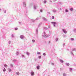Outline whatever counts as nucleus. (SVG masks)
Segmentation results:
<instances>
[{"instance_id":"nucleus-1","label":"nucleus","mask_w":76,"mask_h":76,"mask_svg":"<svg viewBox=\"0 0 76 76\" xmlns=\"http://www.w3.org/2000/svg\"><path fill=\"white\" fill-rule=\"evenodd\" d=\"M42 35L43 37H45V38H47L50 36V34L48 35L47 36V35H46V33H45V32L43 31Z\"/></svg>"},{"instance_id":"nucleus-2","label":"nucleus","mask_w":76,"mask_h":76,"mask_svg":"<svg viewBox=\"0 0 76 76\" xmlns=\"http://www.w3.org/2000/svg\"><path fill=\"white\" fill-rule=\"evenodd\" d=\"M51 23L53 24V26L55 27L56 26V22H51Z\"/></svg>"},{"instance_id":"nucleus-3","label":"nucleus","mask_w":76,"mask_h":76,"mask_svg":"<svg viewBox=\"0 0 76 76\" xmlns=\"http://www.w3.org/2000/svg\"><path fill=\"white\" fill-rule=\"evenodd\" d=\"M62 31L65 34H67V31H66L65 29H62Z\"/></svg>"},{"instance_id":"nucleus-4","label":"nucleus","mask_w":76,"mask_h":76,"mask_svg":"<svg viewBox=\"0 0 76 76\" xmlns=\"http://www.w3.org/2000/svg\"><path fill=\"white\" fill-rule=\"evenodd\" d=\"M34 74L35 73H34V72L33 71H31V76H34Z\"/></svg>"},{"instance_id":"nucleus-5","label":"nucleus","mask_w":76,"mask_h":76,"mask_svg":"<svg viewBox=\"0 0 76 76\" xmlns=\"http://www.w3.org/2000/svg\"><path fill=\"white\" fill-rule=\"evenodd\" d=\"M34 10H36V9H37V5H34Z\"/></svg>"},{"instance_id":"nucleus-6","label":"nucleus","mask_w":76,"mask_h":76,"mask_svg":"<svg viewBox=\"0 0 76 76\" xmlns=\"http://www.w3.org/2000/svg\"><path fill=\"white\" fill-rule=\"evenodd\" d=\"M42 19L44 20H45V21H47V19L44 17H42Z\"/></svg>"},{"instance_id":"nucleus-7","label":"nucleus","mask_w":76,"mask_h":76,"mask_svg":"<svg viewBox=\"0 0 76 76\" xmlns=\"http://www.w3.org/2000/svg\"><path fill=\"white\" fill-rule=\"evenodd\" d=\"M59 61H60V62H61V63H63L64 62V61L62 59H60Z\"/></svg>"},{"instance_id":"nucleus-8","label":"nucleus","mask_w":76,"mask_h":76,"mask_svg":"<svg viewBox=\"0 0 76 76\" xmlns=\"http://www.w3.org/2000/svg\"><path fill=\"white\" fill-rule=\"evenodd\" d=\"M23 6L24 7H26V2H23Z\"/></svg>"},{"instance_id":"nucleus-9","label":"nucleus","mask_w":76,"mask_h":76,"mask_svg":"<svg viewBox=\"0 0 76 76\" xmlns=\"http://www.w3.org/2000/svg\"><path fill=\"white\" fill-rule=\"evenodd\" d=\"M27 9H26V11L25 12V14L26 16L27 15Z\"/></svg>"},{"instance_id":"nucleus-10","label":"nucleus","mask_w":76,"mask_h":76,"mask_svg":"<svg viewBox=\"0 0 76 76\" xmlns=\"http://www.w3.org/2000/svg\"><path fill=\"white\" fill-rule=\"evenodd\" d=\"M20 37L21 39H23L24 38V36L23 35H20Z\"/></svg>"},{"instance_id":"nucleus-11","label":"nucleus","mask_w":76,"mask_h":76,"mask_svg":"<svg viewBox=\"0 0 76 76\" xmlns=\"http://www.w3.org/2000/svg\"><path fill=\"white\" fill-rule=\"evenodd\" d=\"M21 57H22V58H23V59H25V56L24 55H22Z\"/></svg>"},{"instance_id":"nucleus-12","label":"nucleus","mask_w":76,"mask_h":76,"mask_svg":"<svg viewBox=\"0 0 76 76\" xmlns=\"http://www.w3.org/2000/svg\"><path fill=\"white\" fill-rule=\"evenodd\" d=\"M40 67V66H39V65H38L37 66V69L38 70H39V67Z\"/></svg>"},{"instance_id":"nucleus-13","label":"nucleus","mask_w":76,"mask_h":76,"mask_svg":"<svg viewBox=\"0 0 76 76\" xmlns=\"http://www.w3.org/2000/svg\"><path fill=\"white\" fill-rule=\"evenodd\" d=\"M65 64L66 65V66H70V64L68 63H66Z\"/></svg>"},{"instance_id":"nucleus-14","label":"nucleus","mask_w":76,"mask_h":76,"mask_svg":"<svg viewBox=\"0 0 76 76\" xmlns=\"http://www.w3.org/2000/svg\"><path fill=\"white\" fill-rule=\"evenodd\" d=\"M52 11L54 13H56V10L55 9H54Z\"/></svg>"},{"instance_id":"nucleus-15","label":"nucleus","mask_w":76,"mask_h":76,"mask_svg":"<svg viewBox=\"0 0 76 76\" xmlns=\"http://www.w3.org/2000/svg\"><path fill=\"white\" fill-rule=\"evenodd\" d=\"M38 28H37L36 29V34H38Z\"/></svg>"},{"instance_id":"nucleus-16","label":"nucleus","mask_w":76,"mask_h":76,"mask_svg":"<svg viewBox=\"0 0 76 76\" xmlns=\"http://www.w3.org/2000/svg\"><path fill=\"white\" fill-rule=\"evenodd\" d=\"M11 36L13 38H14V37H15V35L13 34H12V35H11Z\"/></svg>"},{"instance_id":"nucleus-17","label":"nucleus","mask_w":76,"mask_h":76,"mask_svg":"<svg viewBox=\"0 0 76 76\" xmlns=\"http://www.w3.org/2000/svg\"><path fill=\"white\" fill-rule=\"evenodd\" d=\"M58 40V38H56L55 39L56 42H57Z\"/></svg>"},{"instance_id":"nucleus-18","label":"nucleus","mask_w":76,"mask_h":76,"mask_svg":"<svg viewBox=\"0 0 76 76\" xmlns=\"http://www.w3.org/2000/svg\"><path fill=\"white\" fill-rule=\"evenodd\" d=\"M70 53L72 55V56H74V54H73V51H71Z\"/></svg>"},{"instance_id":"nucleus-19","label":"nucleus","mask_w":76,"mask_h":76,"mask_svg":"<svg viewBox=\"0 0 76 76\" xmlns=\"http://www.w3.org/2000/svg\"><path fill=\"white\" fill-rule=\"evenodd\" d=\"M8 70L10 72H12V69L10 68H9Z\"/></svg>"},{"instance_id":"nucleus-20","label":"nucleus","mask_w":76,"mask_h":76,"mask_svg":"<svg viewBox=\"0 0 76 76\" xmlns=\"http://www.w3.org/2000/svg\"><path fill=\"white\" fill-rule=\"evenodd\" d=\"M19 52H17L16 53V55H17V56H18V55H19Z\"/></svg>"},{"instance_id":"nucleus-21","label":"nucleus","mask_w":76,"mask_h":76,"mask_svg":"<svg viewBox=\"0 0 76 76\" xmlns=\"http://www.w3.org/2000/svg\"><path fill=\"white\" fill-rule=\"evenodd\" d=\"M47 3V1L46 0H45L43 1V3L45 4Z\"/></svg>"},{"instance_id":"nucleus-22","label":"nucleus","mask_w":76,"mask_h":76,"mask_svg":"<svg viewBox=\"0 0 76 76\" xmlns=\"http://www.w3.org/2000/svg\"><path fill=\"white\" fill-rule=\"evenodd\" d=\"M26 54H27V55L28 56L29 55V53L28 52H26Z\"/></svg>"},{"instance_id":"nucleus-23","label":"nucleus","mask_w":76,"mask_h":76,"mask_svg":"<svg viewBox=\"0 0 76 76\" xmlns=\"http://www.w3.org/2000/svg\"><path fill=\"white\" fill-rule=\"evenodd\" d=\"M71 41H74V40H75V39L73 38H71Z\"/></svg>"},{"instance_id":"nucleus-24","label":"nucleus","mask_w":76,"mask_h":76,"mask_svg":"<svg viewBox=\"0 0 76 76\" xmlns=\"http://www.w3.org/2000/svg\"><path fill=\"white\" fill-rule=\"evenodd\" d=\"M69 70L70 71V72H71V71H72V70L73 69L72 68H69Z\"/></svg>"},{"instance_id":"nucleus-25","label":"nucleus","mask_w":76,"mask_h":76,"mask_svg":"<svg viewBox=\"0 0 76 76\" xmlns=\"http://www.w3.org/2000/svg\"><path fill=\"white\" fill-rule=\"evenodd\" d=\"M69 12V11H68V10H67V9L65 10V12L66 13H67V12Z\"/></svg>"},{"instance_id":"nucleus-26","label":"nucleus","mask_w":76,"mask_h":76,"mask_svg":"<svg viewBox=\"0 0 76 76\" xmlns=\"http://www.w3.org/2000/svg\"><path fill=\"white\" fill-rule=\"evenodd\" d=\"M73 31L74 32H76V29H74L73 30Z\"/></svg>"},{"instance_id":"nucleus-27","label":"nucleus","mask_w":76,"mask_h":76,"mask_svg":"<svg viewBox=\"0 0 76 76\" xmlns=\"http://www.w3.org/2000/svg\"><path fill=\"white\" fill-rule=\"evenodd\" d=\"M16 61H17V60H16V59H14L13 60V62H16Z\"/></svg>"},{"instance_id":"nucleus-28","label":"nucleus","mask_w":76,"mask_h":76,"mask_svg":"<svg viewBox=\"0 0 76 76\" xmlns=\"http://www.w3.org/2000/svg\"><path fill=\"white\" fill-rule=\"evenodd\" d=\"M72 51H76V48L73 49Z\"/></svg>"},{"instance_id":"nucleus-29","label":"nucleus","mask_w":76,"mask_h":76,"mask_svg":"<svg viewBox=\"0 0 76 76\" xmlns=\"http://www.w3.org/2000/svg\"><path fill=\"white\" fill-rule=\"evenodd\" d=\"M19 74H20V73L19 72H16V75H19Z\"/></svg>"},{"instance_id":"nucleus-30","label":"nucleus","mask_w":76,"mask_h":76,"mask_svg":"<svg viewBox=\"0 0 76 76\" xmlns=\"http://www.w3.org/2000/svg\"><path fill=\"white\" fill-rule=\"evenodd\" d=\"M37 54H38V55L41 54V53L39 52H37Z\"/></svg>"},{"instance_id":"nucleus-31","label":"nucleus","mask_w":76,"mask_h":76,"mask_svg":"<svg viewBox=\"0 0 76 76\" xmlns=\"http://www.w3.org/2000/svg\"><path fill=\"white\" fill-rule=\"evenodd\" d=\"M3 72H6V69L5 68H4L3 70Z\"/></svg>"},{"instance_id":"nucleus-32","label":"nucleus","mask_w":76,"mask_h":76,"mask_svg":"<svg viewBox=\"0 0 76 76\" xmlns=\"http://www.w3.org/2000/svg\"><path fill=\"white\" fill-rule=\"evenodd\" d=\"M70 11H72L73 10V8H71L70 9Z\"/></svg>"},{"instance_id":"nucleus-33","label":"nucleus","mask_w":76,"mask_h":76,"mask_svg":"<svg viewBox=\"0 0 76 76\" xmlns=\"http://www.w3.org/2000/svg\"><path fill=\"white\" fill-rule=\"evenodd\" d=\"M18 28H15V30H18Z\"/></svg>"},{"instance_id":"nucleus-34","label":"nucleus","mask_w":76,"mask_h":76,"mask_svg":"<svg viewBox=\"0 0 76 76\" xmlns=\"http://www.w3.org/2000/svg\"><path fill=\"white\" fill-rule=\"evenodd\" d=\"M4 67H7V65H6V64H5L4 65Z\"/></svg>"},{"instance_id":"nucleus-35","label":"nucleus","mask_w":76,"mask_h":76,"mask_svg":"<svg viewBox=\"0 0 76 76\" xmlns=\"http://www.w3.org/2000/svg\"><path fill=\"white\" fill-rule=\"evenodd\" d=\"M63 76H66V73H64L63 74Z\"/></svg>"},{"instance_id":"nucleus-36","label":"nucleus","mask_w":76,"mask_h":76,"mask_svg":"<svg viewBox=\"0 0 76 76\" xmlns=\"http://www.w3.org/2000/svg\"><path fill=\"white\" fill-rule=\"evenodd\" d=\"M11 43V41H9L8 42V43L9 44H10Z\"/></svg>"},{"instance_id":"nucleus-37","label":"nucleus","mask_w":76,"mask_h":76,"mask_svg":"<svg viewBox=\"0 0 76 76\" xmlns=\"http://www.w3.org/2000/svg\"><path fill=\"white\" fill-rule=\"evenodd\" d=\"M38 58L39 59H40V58H41V56H38Z\"/></svg>"},{"instance_id":"nucleus-38","label":"nucleus","mask_w":76,"mask_h":76,"mask_svg":"<svg viewBox=\"0 0 76 76\" xmlns=\"http://www.w3.org/2000/svg\"><path fill=\"white\" fill-rule=\"evenodd\" d=\"M32 22H34L35 21V20H31Z\"/></svg>"},{"instance_id":"nucleus-39","label":"nucleus","mask_w":76,"mask_h":76,"mask_svg":"<svg viewBox=\"0 0 76 76\" xmlns=\"http://www.w3.org/2000/svg\"><path fill=\"white\" fill-rule=\"evenodd\" d=\"M44 28L45 29H46V30H47V29H48V28L47 27H44Z\"/></svg>"},{"instance_id":"nucleus-40","label":"nucleus","mask_w":76,"mask_h":76,"mask_svg":"<svg viewBox=\"0 0 76 76\" xmlns=\"http://www.w3.org/2000/svg\"><path fill=\"white\" fill-rule=\"evenodd\" d=\"M43 56H46V54H45V53H44L43 54Z\"/></svg>"},{"instance_id":"nucleus-41","label":"nucleus","mask_w":76,"mask_h":76,"mask_svg":"<svg viewBox=\"0 0 76 76\" xmlns=\"http://www.w3.org/2000/svg\"><path fill=\"white\" fill-rule=\"evenodd\" d=\"M63 71V68H61L60 69V71Z\"/></svg>"},{"instance_id":"nucleus-42","label":"nucleus","mask_w":76,"mask_h":76,"mask_svg":"<svg viewBox=\"0 0 76 76\" xmlns=\"http://www.w3.org/2000/svg\"><path fill=\"white\" fill-rule=\"evenodd\" d=\"M32 41L33 42H35V40L34 39H32Z\"/></svg>"},{"instance_id":"nucleus-43","label":"nucleus","mask_w":76,"mask_h":76,"mask_svg":"<svg viewBox=\"0 0 76 76\" xmlns=\"http://www.w3.org/2000/svg\"><path fill=\"white\" fill-rule=\"evenodd\" d=\"M52 19H54V16H52Z\"/></svg>"},{"instance_id":"nucleus-44","label":"nucleus","mask_w":76,"mask_h":76,"mask_svg":"<svg viewBox=\"0 0 76 76\" xmlns=\"http://www.w3.org/2000/svg\"><path fill=\"white\" fill-rule=\"evenodd\" d=\"M38 19H39V18H37L36 19V20H38Z\"/></svg>"},{"instance_id":"nucleus-45","label":"nucleus","mask_w":76,"mask_h":76,"mask_svg":"<svg viewBox=\"0 0 76 76\" xmlns=\"http://www.w3.org/2000/svg\"><path fill=\"white\" fill-rule=\"evenodd\" d=\"M58 10H61V8H58Z\"/></svg>"},{"instance_id":"nucleus-46","label":"nucleus","mask_w":76,"mask_h":76,"mask_svg":"<svg viewBox=\"0 0 76 76\" xmlns=\"http://www.w3.org/2000/svg\"><path fill=\"white\" fill-rule=\"evenodd\" d=\"M19 24H22V22H19Z\"/></svg>"},{"instance_id":"nucleus-47","label":"nucleus","mask_w":76,"mask_h":76,"mask_svg":"<svg viewBox=\"0 0 76 76\" xmlns=\"http://www.w3.org/2000/svg\"><path fill=\"white\" fill-rule=\"evenodd\" d=\"M41 25V23H40V24H39L38 26V28L39 26H40V25Z\"/></svg>"},{"instance_id":"nucleus-48","label":"nucleus","mask_w":76,"mask_h":76,"mask_svg":"<svg viewBox=\"0 0 76 76\" xmlns=\"http://www.w3.org/2000/svg\"><path fill=\"white\" fill-rule=\"evenodd\" d=\"M42 9H41L40 10V12H42Z\"/></svg>"},{"instance_id":"nucleus-49","label":"nucleus","mask_w":76,"mask_h":76,"mask_svg":"<svg viewBox=\"0 0 76 76\" xmlns=\"http://www.w3.org/2000/svg\"><path fill=\"white\" fill-rule=\"evenodd\" d=\"M51 65H52L53 66H54V63H52Z\"/></svg>"},{"instance_id":"nucleus-50","label":"nucleus","mask_w":76,"mask_h":76,"mask_svg":"<svg viewBox=\"0 0 76 76\" xmlns=\"http://www.w3.org/2000/svg\"><path fill=\"white\" fill-rule=\"evenodd\" d=\"M4 13H6V10L4 11Z\"/></svg>"},{"instance_id":"nucleus-51","label":"nucleus","mask_w":76,"mask_h":76,"mask_svg":"<svg viewBox=\"0 0 76 76\" xmlns=\"http://www.w3.org/2000/svg\"><path fill=\"white\" fill-rule=\"evenodd\" d=\"M63 47L65 46V44L64 43L63 44Z\"/></svg>"},{"instance_id":"nucleus-52","label":"nucleus","mask_w":76,"mask_h":76,"mask_svg":"<svg viewBox=\"0 0 76 76\" xmlns=\"http://www.w3.org/2000/svg\"><path fill=\"white\" fill-rule=\"evenodd\" d=\"M10 66H11V67H13V64H11L10 65Z\"/></svg>"},{"instance_id":"nucleus-53","label":"nucleus","mask_w":76,"mask_h":76,"mask_svg":"<svg viewBox=\"0 0 76 76\" xmlns=\"http://www.w3.org/2000/svg\"><path fill=\"white\" fill-rule=\"evenodd\" d=\"M48 28H50V26H48Z\"/></svg>"},{"instance_id":"nucleus-54","label":"nucleus","mask_w":76,"mask_h":76,"mask_svg":"<svg viewBox=\"0 0 76 76\" xmlns=\"http://www.w3.org/2000/svg\"><path fill=\"white\" fill-rule=\"evenodd\" d=\"M53 1H57V0H53Z\"/></svg>"},{"instance_id":"nucleus-55","label":"nucleus","mask_w":76,"mask_h":76,"mask_svg":"<svg viewBox=\"0 0 76 76\" xmlns=\"http://www.w3.org/2000/svg\"><path fill=\"white\" fill-rule=\"evenodd\" d=\"M66 37V35H64V37Z\"/></svg>"},{"instance_id":"nucleus-56","label":"nucleus","mask_w":76,"mask_h":76,"mask_svg":"<svg viewBox=\"0 0 76 76\" xmlns=\"http://www.w3.org/2000/svg\"><path fill=\"white\" fill-rule=\"evenodd\" d=\"M50 2H51V3H52V1L50 0Z\"/></svg>"},{"instance_id":"nucleus-57","label":"nucleus","mask_w":76,"mask_h":76,"mask_svg":"<svg viewBox=\"0 0 76 76\" xmlns=\"http://www.w3.org/2000/svg\"><path fill=\"white\" fill-rule=\"evenodd\" d=\"M50 41H49V44H50Z\"/></svg>"},{"instance_id":"nucleus-58","label":"nucleus","mask_w":76,"mask_h":76,"mask_svg":"<svg viewBox=\"0 0 76 76\" xmlns=\"http://www.w3.org/2000/svg\"><path fill=\"white\" fill-rule=\"evenodd\" d=\"M35 61H37V59H36L35 60Z\"/></svg>"},{"instance_id":"nucleus-59","label":"nucleus","mask_w":76,"mask_h":76,"mask_svg":"<svg viewBox=\"0 0 76 76\" xmlns=\"http://www.w3.org/2000/svg\"><path fill=\"white\" fill-rule=\"evenodd\" d=\"M61 50H63V48H61Z\"/></svg>"},{"instance_id":"nucleus-60","label":"nucleus","mask_w":76,"mask_h":76,"mask_svg":"<svg viewBox=\"0 0 76 76\" xmlns=\"http://www.w3.org/2000/svg\"><path fill=\"white\" fill-rule=\"evenodd\" d=\"M0 10H1V9H0Z\"/></svg>"},{"instance_id":"nucleus-61","label":"nucleus","mask_w":76,"mask_h":76,"mask_svg":"<svg viewBox=\"0 0 76 76\" xmlns=\"http://www.w3.org/2000/svg\"><path fill=\"white\" fill-rule=\"evenodd\" d=\"M69 51V49H67Z\"/></svg>"}]
</instances>
